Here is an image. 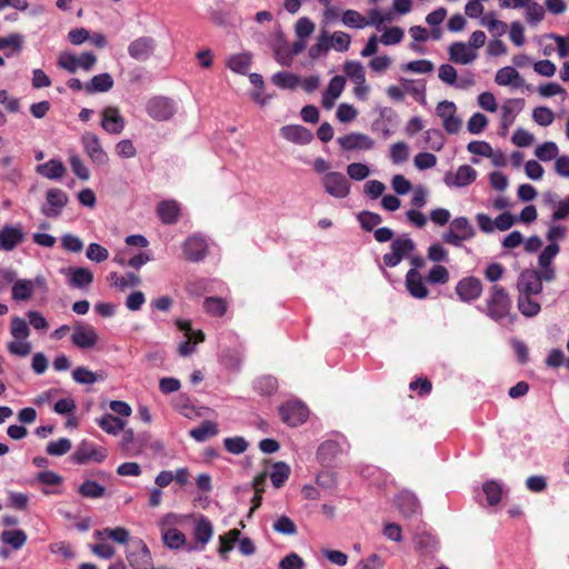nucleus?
Masks as SVG:
<instances>
[{"label": "nucleus", "instance_id": "obj_1", "mask_svg": "<svg viewBox=\"0 0 569 569\" xmlns=\"http://www.w3.org/2000/svg\"><path fill=\"white\" fill-rule=\"evenodd\" d=\"M511 300L506 289L499 284H493L489 296L486 299L485 313L493 321L500 322L510 317Z\"/></svg>", "mask_w": 569, "mask_h": 569}, {"label": "nucleus", "instance_id": "obj_2", "mask_svg": "<svg viewBox=\"0 0 569 569\" xmlns=\"http://www.w3.org/2000/svg\"><path fill=\"white\" fill-rule=\"evenodd\" d=\"M476 231L466 217H458L450 223L448 231L442 233L443 242L453 247H461L462 242L473 238Z\"/></svg>", "mask_w": 569, "mask_h": 569}, {"label": "nucleus", "instance_id": "obj_3", "mask_svg": "<svg viewBox=\"0 0 569 569\" xmlns=\"http://www.w3.org/2000/svg\"><path fill=\"white\" fill-rule=\"evenodd\" d=\"M390 249V252L383 254L382 261L385 266L393 268L416 250V242L407 234H402L392 240Z\"/></svg>", "mask_w": 569, "mask_h": 569}, {"label": "nucleus", "instance_id": "obj_4", "mask_svg": "<svg viewBox=\"0 0 569 569\" xmlns=\"http://www.w3.org/2000/svg\"><path fill=\"white\" fill-rule=\"evenodd\" d=\"M127 559L134 569H150L152 563L150 550L140 538L130 540L127 548Z\"/></svg>", "mask_w": 569, "mask_h": 569}, {"label": "nucleus", "instance_id": "obj_5", "mask_svg": "<svg viewBox=\"0 0 569 569\" xmlns=\"http://www.w3.org/2000/svg\"><path fill=\"white\" fill-rule=\"evenodd\" d=\"M81 143L84 153L91 162L98 167H104L109 162L108 153L103 150L100 138L90 131L81 136Z\"/></svg>", "mask_w": 569, "mask_h": 569}, {"label": "nucleus", "instance_id": "obj_6", "mask_svg": "<svg viewBox=\"0 0 569 569\" xmlns=\"http://www.w3.org/2000/svg\"><path fill=\"white\" fill-rule=\"evenodd\" d=\"M282 422L290 427H297L306 422L309 416L308 407L298 400L287 401L279 408Z\"/></svg>", "mask_w": 569, "mask_h": 569}, {"label": "nucleus", "instance_id": "obj_7", "mask_svg": "<svg viewBox=\"0 0 569 569\" xmlns=\"http://www.w3.org/2000/svg\"><path fill=\"white\" fill-rule=\"evenodd\" d=\"M107 458V450L98 447L93 442L81 441L71 456V460L77 465H86L89 461L102 462Z\"/></svg>", "mask_w": 569, "mask_h": 569}, {"label": "nucleus", "instance_id": "obj_8", "mask_svg": "<svg viewBox=\"0 0 569 569\" xmlns=\"http://www.w3.org/2000/svg\"><path fill=\"white\" fill-rule=\"evenodd\" d=\"M436 113L442 120L443 129L450 133H458L462 127V120L457 116V107L452 101L443 100L437 104Z\"/></svg>", "mask_w": 569, "mask_h": 569}, {"label": "nucleus", "instance_id": "obj_9", "mask_svg": "<svg viewBox=\"0 0 569 569\" xmlns=\"http://www.w3.org/2000/svg\"><path fill=\"white\" fill-rule=\"evenodd\" d=\"M68 201L69 197L63 190L51 188L46 193V203L41 207V213L48 218H58Z\"/></svg>", "mask_w": 569, "mask_h": 569}, {"label": "nucleus", "instance_id": "obj_10", "mask_svg": "<svg viewBox=\"0 0 569 569\" xmlns=\"http://www.w3.org/2000/svg\"><path fill=\"white\" fill-rule=\"evenodd\" d=\"M322 184L326 192L335 198H346L350 192V183L341 172H328L322 178Z\"/></svg>", "mask_w": 569, "mask_h": 569}, {"label": "nucleus", "instance_id": "obj_11", "mask_svg": "<svg viewBox=\"0 0 569 569\" xmlns=\"http://www.w3.org/2000/svg\"><path fill=\"white\" fill-rule=\"evenodd\" d=\"M148 114L158 121L170 119L174 113V106L172 100L166 97H153L147 102Z\"/></svg>", "mask_w": 569, "mask_h": 569}, {"label": "nucleus", "instance_id": "obj_12", "mask_svg": "<svg viewBox=\"0 0 569 569\" xmlns=\"http://www.w3.org/2000/svg\"><path fill=\"white\" fill-rule=\"evenodd\" d=\"M182 250L188 261L199 262L208 254V243L204 238L193 234L184 240Z\"/></svg>", "mask_w": 569, "mask_h": 569}, {"label": "nucleus", "instance_id": "obj_13", "mask_svg": "<svg viewBox=\"0 0 569 569\" xmlns=\"http://www.w3.org/2000/svg\"><path fill=\"white\" fill-rule=\"evenodd\" d=\"M456 293L463 302L470 303L482 293V283L476 277L462 278L456 286Z\"/></svg>", "mask_w": 569, "mask_h": 569}, {"label": "nucleus", "instance_id": "obj_14", "mask_svg": "<svg viewBox=\"0 0 569 569\" xmlns=\"http://www.w3.org/2000/svg\"><path fill=\"white\" fill-rule=\"evenodd\" d=\"M156 46L152 37H139L129 43L128 53L137 61H147L153 54Z\"/></svg>", "mask_w": 569, "mask_h": 569}, {"label": "nucleus", "instance_id": "obj_15", "mask_svg": "<svg viewBox=\"0 0 569 569\" xmlns=\"http://www.w3.org/2000/svg\"><path fill=\"white\" fill-rule=\"evenodd\" d=\"M517 289L519 295H539L542 291L539 271L535 269H525L518 278Z\"/></svg>", "mask_w": 569, "mask_h": 569}, {"label": "nucleus", "instance_id": "obj_16", "mask_svg": "<svg viewBox=\"0 0 569 569\" xmlns=\"http://www.w3.org/2000/svg\"><path fill=\"white\" fill-rule=\"evenodd\" d=\"M337 142L345 151L370 150L375 146L373 139L361 132H351L339 137Z\"/></svg>", "mask_w": 569, "mask_h": 569}, {"label": "nucleus", "instance_id": "obj_17", "mask_svg": "<svg viewBox=\"0 0 569 569\" xmlns=\"http://www.w3.org/2000/svg\"><path fill=\"white\" fill-rule=\"evenodd\" d=\"M98 339L97 331L92 326L77 322L71 336V341L76 347L80 349L92 348L97 345Z\"/></svg>", "mask_w": 569, "mask_h": 569}, {"label": "nucleus", "instance_id": "obj_18", "mask_svg": "<svg viewBox=\"0 0 569 569\" xmlns=\"http://www.w3.org/2000/svg\"><path fill=\"white\" fill-rule=\"evenodd\" d=\"M395 503L405 518H411L421 512V506L416 495L409 490H402L395 497Z\"/></svg>", "mask_w": 569, "mask_h": 569}, {"label": "nucleus", "instance_id": "obj_19", "mask_svg": "<svg viewBox=\"0 0 569 569\" xmlns=\"http://www.w3.org/2000/svg\"><path fill=\"white\" fill-rule=\"evenodd\" d=\"M124 119L117 107H107L102 111L101 127L110 134H119L124 129Z\"/></svg>", "mask_w": 569, "mask_h": 569}, {"label": "nucleus", "instance_id": "obj_20", "mask_svg": "<svg viewBox=\"0 0 569 569\" xmlns=\"http://www.w3.org/2000/svg\"><path fill=\"white\" fill-rule=\"evenodd\" d=\"M477 178V171L469 164L460 166L457 172L452 174L448 172L445 182L449 187H466L472 183Z\"/></svg>", "mask_w": 569, "mask_h": 569}, {"label": "nucleus", "instance_id": "obj_21", "mask_svg": "<svg viewBox=\"0 0 569 569\" xmlns=\"http://www.w3.org/2000/svg\"><path fill=\"white\" fill-rule=\"evenodd\" d=\"M24 240V233L20 227L4 226L0 230V250L12 251Z\"/></svg>", "mask_w": 569, "mask_h": 569}, {"label": "nucleus", "instance_id": "obj_22", "mask_svg": "<svg viewBox=\"0 0 569 569\" xmlns=\"http://www.w3.org/2000/svg\"><path fill=\"white\" fill-rule=\"evenodd\" d=\"M282 138L296 144H308L312 141V132L300 124H289L280 129Z\"/></svg>", "mask_w": 569, "mask_h": 569}, {"label": "nucleus", "instance_id": "obj_23", "mask_svg": "<svg viewBox=\"0 0 569 569\" xmlns=\"http://www.w3.org/2000/svg\"><path fill=\"white\" fill-rule=\"evenodd\" d=\"M406 288L416 299H426L429 296V290L423 282L422 276L416 269L408 270L406 274Z\"/></svg>", "mask_w": 569, "mask_h": 569}, {"label": "nucleus", "instance_id": "obj_24", "mask_svg": "<svg viewBox=\"0 0 569 569\" xmlns=\"http://www.w3.org/2000/svg\"><path fill=\"white\" fill-rule=\"evenodd\" d=\"M498 86L511 87L515 89L525 86L526 81L513 67H503L499 69L495 77Z\"/></svg>", "mask_w": 569, "mask_h": 569}, {"label": "nucleus", "instance_id": "obj_25", "mask_svg": "<svg viewBox=\"0 0 569 569\" xmlns=\"http://www.w3.org/2000/svg\"><path fill=\"white\" fill-rule=\"evenodd\" d=\"M525 107V100L521 98L508 99L501 107V128L507 131L513 123L516 114Z\"/></svg>", "mask_w": 569, "mask_h": 569}, {"label": "nucleus", "instance_id": "obj_26", "mask_svg": "<svg viewBox=\"0 0 569 569\" xmlns=\"http://www.w3.org/2000/svg\"><path fill=\"white\" fill-rule=\"evenodd\" d=\"M478 57L475 50H471L465 42H453L449 47L450 61L459 64L471 63Z\"/></svg>", "mask_w": 569, "mask_h": 569}, {"label": "nucleus", "instance_id": "obj_27", "mask_svg": "<svg viewBox=\"0 0 569 569\" xmlns=\"http://www.w3.org/2000/svg\"><path fill=\"white\" fill-rule=\"evenodd\" d=\"M341 452V446L337 441L326 440L318 447L317 459L321 465L329 467Z\"/></svg>", "mask_w": 569, "mask_h": 569}, {"label": "nucleus", "instance_id": "obj_28", "mask_svg": "<svg viewBox=\"0 0 569 569\" xmlns=\"http://www.w3.org/2000/svg\"><path fill=\"white\" fill-rule=\"evenodd\" d=\"M180 210L176 200H163L157 207L158 217L164 224H174L179 220Z\"/></svg>", "mask_w": 569, "mask_h": 569}, {"label": "nucleus", "instance_id": "obj_29", "mask_svg": "<svg viewBox=\"0 0 569 569\" xmlns=\"http://www.w3.org/2000/svg\"><path fill=\"white\" fill-rule=\"evenodd\" d=\"M36 171L47 179L59 180L66 174V167L62 161L51 159L46 163L38 164Z\"/></svg>", "mask_w": 569, "mask_h": 569}, {"label": "nucleus", "instance_id": "obj_30", "mask_svg": "<svg viewBox=\"0 0 569 569\" xmlns=\"http://www.w3.org/2000/svg\"><path fill=\"white\" fill-rule=\"evenodd\" d=\"M213 535V527L211 521L204 517L201 516L198 521L196 522L194 529H193V537L196 542L201 545V549L211 540Z\"/></svg>", "mask_w": 569, "mask_h": 569}, {"label": "nucleus", "instance_id": "obj_31", "mask_svg": "<svg viewBox=\"0 0 569 569\" xmlns=\"http://www.w3.org/2000/svg\"><path fill=\"white\" fill-rule=\"evenodd\" d=\"M113 79L110 73H100L94 76L89 82L84 84V90L89 94L97 92H107L113 87Z\"/></svg>", "mask_w": 569, "mask_h": 569}, {"label": "nucleus", "instance_id": "obj_32", "mask_svg": "<svg viewBox=\"0 0 569 569\" xmlns=\"http://www.w3.org/2000/svg\"><path fill=\"white\" fill-rule=\"evenodd\" d=\"M69 284L74 288H83L92 283L93 273L83 267L70 268Z\"/></svg>", "mask_w": 569, "mask_h": 569}, {"label": "nucleus", "instance_id": "obj_33", "mask_svg": "<svg viewBox=\"0 0 569 569\" xmlns=\"http://www.w3.org/2000/svg\"><path fill=\"white\" fill-rule=\"evenodd\" d=\"M97 423L104 432L113 436L118 435L126 427V421L111 413H104L97 420Z\"/></svg>", "mask_w": 569, "mask_h": 569}, {"label": "nucleus", "instance_id": "obj_34", "mask_svg": "<svg viewBox=\"0 0 569 569\" xmlns=\"http://www.w3.org/2000/svg\"><path fill=\"white\" fill-rule=\"evenodd\" d=\"M12 299L16 301H27L31 299L34 292L32 280L19 279L12 286Z\"/></svg>", "mask_w": 569, "mask_h": 569}, {"label": "nucleus", "instance_id": "obj_35", "mask_svg": "<svg viewBox=\"0 0 569 569\" xmlns=\"http://www.w3.org/2000/svg\"><path fill=\"white\" fill-rule=\"evenodd\" d=\"M218 432L219 430L214 422L210 420H204L199 427L192 428L189 431V435L196 441L202 442L207 440L209 437L217 436Z\"/></svg>", "mask_w": 569, "mask_h": 569}, {"label": "nucleus", "instance_id": "obj_36", "mask_svg": "<svg viewBox=\"0 0 569 569\" xmlns=\"http://www.w3.org/2000/svg\"><path fill=\"white\" fill-rule=\"evenodd\" d=\"M107 279L111 286L120 290H124L128 287H137L141 282L140 277L132 272L127 273L124 277L119 276L117 272H110Z\"/></svg>", "mask_w": 569, "mask_h": 569}, {"label": "nucleus", "instance_id": "obj_37", "mask_svg": "<svg viewBox=\"0 0 569 569\" xmlns=\"http://www.w3.org/2000/svg\"><path fill=\"white\" fill-rule=\"evenodd\" d=\"M482 491L486 495L488 505L497 506L503 496L502 486L496 480H488L482 485Z\"/></svg>", "mask_w": 569, "mask_h": 569}, {"label": "nucleus", "instance_id": "obj_38", "mask_svg": "<svg viewBox=\"0 0 569 569\" xmlns=\"http://www.w3.org/2000/svg\"><path fill=\"white\" fill-rule=\"evenodd\" d=\"M532 296L523 293L518 296V309L528 318L537 316L541 310L540 303L532 299Z\"/></svg>", "mask_w": 569, "mask_h": 569}, {"label": "nucleus", "instance_id": "obj_39", "mask_svg": "<svg viewBox=\"0 0 569 569\" xmlns=\"http://www.w3.org/2000/svg\"><path fill=\"white\" fill-rule=\"evenodd\" d=\"M0 538L3 543L10 545L14 550H19L27 541V533L21 529L4 530Z\"/></svg>", "mask_w": 569, "mask_h": 569}, {"label": "nucleus", "instance_id": "obj_40", "mask_svg": "<svg viewBox=\"0 0 569 569\" xmlns=\"http://www.w3.org/2000/svg\"><path fill=\"white\" fill-rule=\"evenodd\" d=\"M83 498L98 499L106 495V487L93 480L83 481L78 488Z\"/></svg>", "mask_w": 569, "mask_h": 569}, {"label": "nucleus", "instance_id": "obj_41", "mask_svg": "<svg viewBox=\"0 0 569 569\" xmlns=\"http://www.w3.org/2000/svg\"><path fill=\"white\" fill-rule=\"evenodd\" d=\"M162 540L169 549H180L187 541L184 533L176 528L164 530L162 533Z\"/></svg>", "mask_w": 569, "mask_h": 569}, {"label": "nucleus", "instance_id": "obj_42", "mask_svg": "<svg viewBox=\"0 0 569 569\" xmlns=\"http://www.w3.org/2000/svg\"><path fill=\"white\" fill-rule=\"evenodd\" d=\"M290 467L282 461L276 462L272 467V471L270 473V479L276 488H280L284 485L290 476Z\"/></svg>", "mask_w": 569, "mask_h": 569}, {"label": "nucleus", "instance_id": "obj_43", "mask_svg": "<svg viewBox=\"0 0 569 569\" xmlns=\"http://www.w3.org/2000/svg\"><path fill=\"white\" fill-rule=\"evenodd\" d=\"M345 73L358 86L366 82V73L359 61H347L343 66Z\"/></svg>", "mask_w": 569, "mask_h": 569}, {"label": "nucleus", "instance_id": "obj_44", "mask_svg": "<svg viewBox=\"0 0 569 569\" xmlns=\"http://www.w3.org/2000/svg\"><path fill=\"white\" fill-rule=\"evenodd\" d=\"M10 333L16 340H26L30 335V329L27 321L19 316L12 317L10 323Z\"/></svg>", "mask_w": 569, "mask_h": 569}, {"label": "nucleus", "instance_id": "obj_45", "mask_svg": "<svg viewBox=\"0 0 569 569\" xmlns=\"http://www.w3.org/2000/svg\"><path fill=\"white\" fill-rule=\"evenodd\" d=\"M203 308L213 317H222L227 311V302L222 298L208 297L203 302Z\"/></svg>", "mask_w": 569, "mask_h": 569}, {"label": "nucleus", "instance_id": "obj_46", "mask_svg": "<svg viewBox=\"0 0 569 569\" xmlns=\"http://www.w3.org/2000/svg\"><path fill=\"white\" fill-rule=\"evenodd\" d=\"M72 378L76 382L80 385H93L99 380H102V376L97 375L96 372H92L86 367H77L72 371Z\"/></svg>", "mask_w": 569, "mask_h": 569}, {"label": "nucleus", "instance_id": "obj_47", "mask_svg": "<svg viewBox=\"0 0 569 569\" xmlns=\"http://www.w3.org/2000/svg\"><path fill=\"white\" fill-rule=\"evenodd\" d=\"M341 21L345 26L350 28L361 29L366 26H369L366 17L352 9H348L342 13Z\"/></svg>", "mask_w": 569, "mask_h": 569}, {"label": "nucleus", "instance_id": "obj_48", "mask_svg": "<svg viewBox=\"0 0 569 569\" xmlns=\"http://www.w3.org/2000/svg\"><path fill=\"white\" fill-rule=\"evenodd\" d=\"M271 80L273 84L283 89H293L299 83L298 76L286 71H279L274 73Z\"/></svg>", "mask_w": 569, "mask_h": 569}, {"label": "nucleus", "instance_id": "obj_49", "mask_svg": "<svg viewBox=\"0 0 569 569\" xmlns=\"http://www.w3.org/2000/svg\"><path fill=\"white\" fill-rule=\"evenodd\" d=\"M251 64V57L247 53L234 54L229 58L228 67L237 73H246Z\"/></svg>", "mask_w": 569, "mask_h": 569}, {"label": "nucleus", "instance_id": "obj_50", "mask_svg": "<svg viewBox=\"0 0 569 569\" xmlns=\"http://www.w3.org/2000/svg\"><path fill=\"white\" fill-rule=\"evenodd\" d=\"M240 538V530L237 528L229 530L227 533L221 535L219 537L220 547H219V553L223 556L224 553L231 551L233 549L234 543Z\"/></svg>", "mask_w": 569, "mask_h": 569}, {"label": "nucleus", "instance_id": "obj_51", "mask_svg": "<svg viewBox=\"0 0 569 569\" xmlns=\"http://www.w3.org/2000/svg\"><path fill=\"white\" fill-rule=\"evenodd\" d=\"M426 280L430 284H445L449 281V271L441 264H435L430 269Z\"/></svg>", "mask_w": 569, "mask_h": 569}, {"label": "nucleus", "instance_id": "obj_52", "mask_svg": "<svg viewBox=\"0 0 569 569\" xmlns=\"http://www.w3.org/2000/svg\"><path fill=\"white\" fill-rule=\"evenodd\" d=\"M72 447L71 441L68 438H60L56 441H50L47 445L46 451L49 456H63L70 451Z\"/></svg>", "mask_w": 569, "mask_h": 569}, {"label": "nucleus", "instance_id": "obj_53", "mask_svg": "<svg viewBox=\"0 0 569 569\" xmlns=\"http://www.w3.org/2000/svg\"><path fill=\"white\" fill-rule=\"evenodd\" d=\"M523 8L527 9L526 19L531 24H537L545 18V9L536 1L528 0V4Z\"/></svg>", "mask_w": 569, "mask_h": 569}, {"label": "nucleus", "instance_id": "obj_54", "mask_svg": "<svg viewBox=\"0 0 569 569\" xmlns=\"http://www.w3.org/2000/svg\"><path fill=\"white\" fill-rule=\"evenodd\" d=\"M224 448L232 455H241L248 449V441L240 436L226 438L223 440Z\"/></svg>", "mask_w": 569, "mask_h": 569}, {"label": "nucleus", "instance_id": "obj_55", "mask_svg": "<svg viewBox=\"0 0 569 569\" xmlns=\"http://www.w3.org/2000/svg\"><path fill=\"white\" fill-rule=\"evenodd\" d=\"M358 221L366 231H372L375 227L381 223L382 218L380 214L371 211H362L358 214Z\"/></svg>", "mask_w": 569, "mask_h": 569}, {"label": "nucleus", "instance_id": "obj_56", "mask_svg": "<svg viewBox=\"0 0 569 569\" xmlns=\"http://www.w3.org/2000/svg\"><path fill=\"white\" fill-rule=\"evenodd\" d=\"M481 23L485 27H487L490 32H492V33H495L497 36L505 34L507 29H508L507 23L496 19L493 13L486 14L482 18Z\"/></svg>", "mask_w": 569, "mask_h": 569}, {"label": "nucleus", "instance_id": "obj_57", "mask_svg": "<svg viewBox=\"0 0 569 569\" xmlns=\"http://www.w3.org/2000/svg\"><path fill=\"white\" fill-rule=\"evenodd\" d=\"M330 47H333L337 51L345 52L349 49L351 43V37L342 31H336L329 37Z\"/></svg>", "mask_w": 569, "mask_h": 569}, {"label": "nucleus", "instance_id": "obj_58", "mask_svg": "<svg viewBox=\"0 0 569 569\" xmlns=\"http://www.w3.org/2000/svg\"><path fill=\"white\" fill-rule=\"evenodd\" d=\"M69 163L72 172L82 181H87L90 178V171L83 163L82 159L78 154H73L69 158Z\"/></svg>", "mask_w": 569, "mask_h": 569}, {"label": "nucleus", "instance_id": "obj_59", "mask_svg": "<svg viewBox=\"0 0 569 569\" xmlns=\"http://www.w3.org/2000/svg\"><path fill=\"white\" fill-rule=\"evenodd\" d=\"M487 124L488 118L480 112H476L468 120L467 129L472 134H479L486 129Z\"/></svg>", "mask_w": 569, "mask_h": 569}, {"label": "nucleus", "instance_id": "obj_60", "mask_svg": "<svg viewBox=\"0 0 569 569\" xmlns=\"http://www.w3.org/2000/svg\"><path fill=\"white\" fill-rule=\"evenodd\" d=\"M330 49L329 36L326 31L318 38L317 43L310 47L309 57L312 60L318 59L322 53Z\"/></svg>", "mask_w": 569, "mask_h": 569}, {"label": "nucleus", "instance_id": "obj_61", "mask_svg": "<svg viewBox=\"0 0 569 569\" xmlns=\"http://www.w3.org/2000/svg\"><path fill=\"white\" fill-rule=\"evenodd\" d=\"M536 157L541 161H550L558 154V147L555 142L548 141L537 147Z\"/></svg>", "mask_w": 569, "mask_h": 569}, {"label": "nucleus", "instance_id": "obj_62", "mask_svg": "<svg viewBox=\"0 0 569 569\" xmlns=\"http://www.w3.org/2000/svg\"><path fill=\"white\" fill-rule=\"evenodd\" d=\"M273 530L286 536H293L297 533V526L288 516H281L273 523Z\"/></svg>", "mask_w": 569, "mask_h": 569}, {"label": "nucleus", "instance_id": "obj_63", "mask_svg": "<svg viewBox=\"0 0 569 569\" xmlns=\"http://www.w3.org/2000/svg\"><path fill=\"white\" fill-rule=\"evenodd\" d=\"M532 119L540 126L547 127L552 123L555 116L547 107H537L532 111Z\"/></svg>", "mask_w": 569, "mask_h": 569}, {"label": "nucleus", "instance_id": "obj_64", "mask_svg": "<svg viewBox=\"0 0 569 569\" xmlns=\"http://www.w3.org/2000/svg\"><path fill=\"white\" fill-rule=\"evenodd\" d=\"M86 256L91 261L102 262L109 258V251L101 244L93 242L88 246Z\"/></svg>", "mask_w": 569, "mask_h": 569}]
</instances>
